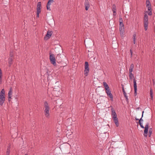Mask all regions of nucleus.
<instances>
[{
    "label": "nucleus",
    "instance_id": "9d476101",
    "mask_svg": "<svg viewBox=\"0 0 155 155\" xmlns=\"http://www.w3.org/2000/svg\"><path fill=\"white\" fill-rule=\"evenodd\" d=\"M52 31H48L46 35L44 38V39L47 40L49 39L51 36L52 35Z\"/></svg>",
    "mask_w": 155,
    "mask_h": 155
},
{
    "label": "nucleus",
    "instance_id": "4468645a",
    "mask_svg": "<svg viewBox=\"0 0 155 155\" xmlns=\"http://www.w3.org/2000/svg\"><path fill=\"white\" fill-rule=\"evenodd\" d=\"M12 88H10L8 94V98L10 99L11 98L12 95Z\"/></svg>",
    "mask_w": 155,
    "mask_h": 155
},
{
    "label": "nucleus",
    "instance_id": "cd10ccee",
    "mask_svg": "<svg viewBox=\"0 0 155 155\" xmlns=\"http://www.w3.org/2000/svg\"><path fill=\"white\" fill-rule=\"evenodd\" d=\"M50 5L49 4L47 5V9L48 10H51Z\"/></svg>",
    "mask_w": 155,
    "mask_h": 155
},
{
    "label": "nucleus",
    "instance_id": "a211bd4d",
    "mask_svg": "<svg viewBox=\"0 0 155 155\" xmlns=\"http://www.w3.org/2000/svg\"><path fill=\"white\" fill-rule=\"evenodd\" d=\"M136 34H134L133 36V40L134 44L136 43Z\"/></svg>",
    "mask_w": 155,
    "mask_h": 155
},
{
    "label": "nucleus",
    "instance_id": "aec40b11",
    "mask_svg": "<svg viewBox=\"0 0 155 155\" xmlns=\"http://www.w3.org/2000/svg\"><path fill=\"white\" fill-rule=\"evenodd\" d=\"M119 21L120 22V25H124L123 23V19L121 18H120L119 19Z\"/></svg>",
    "mask_w": 155,
    "mask_h": 155
},
{
    "label": "nucleus",
    "instance_id": "39448f33",
    "mask_svg": "<svg viewBox=\"0 0 155 155\" xmlns=\"http://www.w3.org/2000/svg\"><path fill=\"white\" fill-rule=\"evenodd\" d=\"M5 100V91L2 89L0 92V105H3Z\"/></svg>",
    "mask_w": 155,
    "mask_h": 155
},
{
    "label": "nucleus",
    "instance_id": "6e6552de",
    "mask_svg": "<svg viewBox=\"0 0 155 155\" xmlns=\"http://www.w3.org/2000/svg\"><path fill=\"white\" fill-rule=\"evenodd\" d=\"M84 74L86 76H87L88 73L89 71V64L86 61L84 64Z\"/></svg>",
    "mask_w": 155,
    "mask_h": 155
},
{
    "label": "nucleus",
    "instance_id": "c756f323",
    "mask_svg": "<svg viewBox=\"0 0 155 155\" xmlns=\"http://www.w3.org/2000/svg\"><path fill=\"white\" fill-rule=\"evenodd\" d=\"M139 124L140 125V126L142 128H144V127L142 125V124L141 123H140H140H139Z\"/></svg>",
    "mask_w": 155,
    "mask_h": 155
},
{
    "label": "nucleus",
    "instance_id": "7c9ffc66",
    "mask_svg": "<svg viewBox=\"0 0 155 155\" xmlns=\"http://www.w3.org/2000/svg\"><path fill=\"white\" fill-rule=\"evenodd\" d=\"M2 82V76H0V84H1Z\"/></svg>",
    "mask_w": 155,
    "mask_h": 155
},
{
    "label": "nucleus",
    "instance_id": "c85d7f7f",
    "mask_svg": "<svg viewBox=\"0 0 155 155\" xmlns=\"http://www.w3.org/2000/svg\"><path fill=\"white\" fill-rule=\"evenodd\" d=\"M10 148H11V145L10 144H9L8 147H7V149H8L9 150H10Z\"/></svg>",
    "mask_w": 155,
    "mask_h": 155
},
{
    "label": "nucleus",
    "instance_id": "f03ea898",
    "mask_svg": "<svg viewBox=\"0 0 155 155\" xmlns=\"http://www.w3.org/2000/svg\"><path fill=\"white\" fill-rule=\"evenodd\" d=\"M103 84L106 93L107 95L110 98V100L113 101V96L111 93V91L109 86L105 82H103Z\"/></svg>",
    "mask_w": 155,
    "mask_h": 155
},
{
    "label": "nucleus",
    "instance_id": "f3484780",
    "mask_svg": "<svg viewBox=\"0 0 155 155\" xmlns=\"http://www.w3.org/2000/svg\"><path fill=\"white\" fill-rule=\"evenodd\" d=\"M134 68V65L132 64L130 66L129 69V73H132L133 71V69Z\"/></svg>",
    "mask_w": 155,
    "mask_h": 155
},
{
    "label": "nucleus",
    "instance_id": "b1692460",
    "mask_svg": "<svg viewBox=\"0 0 155 155\" xmlns=\"http://www.w3.org/2000/svg\"><path fill=\"white\" fill-rule=\"evenodd\" d=\"M10 150L7 149L6 152V155H10Z\"/></svg>",
    "mask_w": 155,
    "mask_h": 155
},
{
    "label": "nucleus",
    "instance_id": "72a5a7b5",
    "mask_svg": "<svg viewBox=\"0 0 155 155\" xmlns=\"http://www.w3.org/2000/svg\"><path fill=\"white\" fill-rule=\"evenodd\" d=\"M135 120H139V119H138V118H136H136H135Z\"/></svg>",
    "mask_w": 155,
    "mask_h": 155
},
{
    "label": "nucleus",
    "instance_id": "f8f14e48",
    "mask_svg": "<svg viewBox=\"0 0 155 155\" xmlns=\"http://www.w3.org/2000/svg\"><path fill=\"white\" fill-rule=\"evenodd\" d=\"M84 5L85 10L86 11L88 10L90 7V3L88 0H85Z\"/></svg>",
    "mask_w": 155,
    "mask_h": 155
},
{
    "label": "nucleus",
    "instance_id": "423d86ee",
    "mask_svg": "<svg viewBox=\"0 0 155 155\" xmlns=\"http://www.w3.org/2000/svg\"><path fill=\"white\" fill-rule=\"evenodd\" d=\"M129 77L130 79L132 80L133 79L134 87V94L135 95H136L137 94V90L136 80L134 78V75L132 74V73H129Z\"/></svg>",
    "mask_w": 155,
    "mask_h": 155
},
{
    "label": "nucleus",
    "instance_id": "ddd939ff",
    "mask_svg": "<svg viewBox=\"0 0 155 155\" xmlns=\"http://www.w3.org/2000/svg\"><path fill=\"white\" fill-rule=\"evenodd\" d=\"M41 2H38L37 6V13H40L41 12Z\"/></svg>",
    "mask_w": 155,
    "mask_h": 155
},
{
    "label": "nucleus",
    "instance_id": "473e14b6",
    "mask_svg": "<svg viewBox=\"0 0 155 155\" xmlns=\"http://www.w3.org/2000/svg\"><path fill=\"white\" fill-rule=\"evenodd\" d=\"M40 13H37V17L38 18L39 17V14Z\"/></svg>",
    "mask_w": 155,
    "mask_h": 155
},
{
    "label": "nucleus",
    "instance_id": "412c9836",
    "mask_svg": "<svg viewBox=\"0 0 155 155\" xmlns=\"http://www.w3.org/2000/svg\"><path fill=\"white\" fill-rule=\"evenodd\" d=\"M146 6H148L151 5L150 3L149 0H147L146 1Z\"/></svg>",
    "mask_w": 155,
    "mask_h": 155
},
{
    "label": "nucleus",
    "instance_id": "5701e85b",
    "mask_svg": "<svg viewBox=\"0 0 155 155\" xmlns=\"http://www.w3.org/2000/svg\"><path fill=\"white\" fill-rule=\"evenodd\" d=\"M153 91L151 89H150V97L151 98V99H152L153 96Z\"/></svg>",
    "mask_w": 155,
    "mask_h": 155
},
{
    "label": "nucleus",
    "instance_id": "dca6fc26",
    "mask_svg": "<svg viewBox=\"0 0 155 155\" xmlns=\"http://www.w3.org/2000/svg\"><path fill=\"white\" fill-rule=\"evenodd\" d=\"M112 10L113 13L114 15H116V7L115 5H113L112 6Z\"/></svg>",
    "mask_w": 155,
    "mask_h": 155
},
{
    "label": "nucleus",
    "instance_id": "c9c22d12",
    "mask_svg": "<svg viewBox=\"0 0 155 155\" xmlns=\"http://www.w3.org/2000/svg\"><path fill=\"white\" fill-rule=\"evenodd\" d=\"M25 155H28V154H25Z\"/></svg>",
    "mask_w": 155,
    "mask_h": 155
},
{
    "label": "nucleus",
    "instance_id": "2f4dec72",
    "mask_svg": "<svg viewBox=\"0 0 155 155\" xmlns=\"http://www.w3.org/2000/svg\"><path fill=\"white\" fill-rule=\"evenodd\" d=\"M130 54H131V57H132V56L133 52H132V50L131 49H130Z\"/></svg>",
    "mask_w": 155,
    "mask_h": 155
},
{
    "label": "nucleus",
    "instance_id": "7ed1b4c3",
    "mask_svg": "<svg viewBox=\"0 0 155 155\" xmlns=\"http://www.w3.org/2000/svg\"><path fill=\"white\" fill-rule=\"evenodd\" d=\"M44 112L45 116L47 118H49L50 117V107L48 104L47 101H45L44 102Z\"/></svg>",
    "mask_w": 155,
    "mask_h": 155
},
{
    "label": "nucleus",
    "instance_id": "f704fd0d",
    "mask_svg": "<svg viewBox=\"0 0 155 155\" xmlns=\"http://www.w3.org/2000/svg\"><path fill=\"white\" fill-rule=\"evenodd\" d=\"M126 99H127V97Z\"/></svg>",
    "mask_w": 155,
    "mask_h": 155
},
{
    "label": "nucleus",
    "instance_id": "bb28decb",
    "mask_svg": "<svg viewBox=\"0 0 155 155\" xmlns=\"http://www.w3.org/2000/svg\"><path fill=\"white\" fill-rule=\"evenodd\" d=\"M152 133V129H150L149 131V137H150V136L151 135Z\"/></svg>",
    "mask_w": 155,
    "mask_h": 155
},
{
    "label": "nucleus",
    "instance_id": "20e7f679",
    "mask_svg": "<svg viewBox=\"0 0 155 155\" xmlns=\"http://www.w3.org/2000/svg\"><path fill=\"white\" fill-rule=\"evenodd\" d=\"M111 115L114 122V123L116 126L118 127L119 125L118 118L117 117V115L116 112L113 107L111 109Z\"/></svg>",
    "mask_w": 155,
    "mask_h": 155
},
{
    "label": "nucleus",
    "instance_id": "393cba45",
    "mask_svg": "<svg viewBox=\"0 0 155 155\" xmlns=\"http://www.w3.org/2000/svg\"><path fill=\"white\" fill-rule=\"evenodd\" d=\"M54 2L53 0H49L47 4L50 5H51V4Z\"/></svg>",
    "mask_w": 155,
    "mask_h": 155
},
{
    "label": "nucleus",
    "instance_id": "6ab92c4d",
    "mask_svg": "<svg viewBox=\"0 0 155 155\" xmlns=\"http://www.w3.org/2000/svg\"><path fill=\"white\" fill-rule=\"evenodd\" d=\"M121 86H122V91L124 94V96L125 98H126V93L125 92L124 89V85L122 84H121Z\"/></svg>",
    "mask_w": 155,
    "mask_h": 155
},
{
    "label": "nucleus",
    "instance_id": "1a4fd4ad",
    "mask_svg": "<svg viewBox=\"0 0 155 155\" xmlns=\"http://www.w3.org/2000/svg\"><path fill=\"white\" fill-rule=\"evenodd\" d=\"M119 31L120 36L122 37H123L124 35V25H120Z\"/></svg>",
    "mask_w": 155,
    "mask_h": 155
},
{
    "label": "nucleus",
    "instance_id": "9b49d317",
    "mask_svg": "<svg viewBox=\"0 0 155 155\" xmlns=\"http://www.w3.org/2000/svg\"><path fill=\"white\" fill-rule=\"evenodd\" d=\"M149 127V123H147L145 127V130H144V135L145 137H147V133L148 131V129Z\"/></svg>",
    "mask_w": 155,
    "mask_h": 155
},
{
    "label": "nucleus",
    "instance_id": "4be33fe9",
    "mask_svg": "<svg viewBox=\"0 0 155 155\" xmlns=\"http://www.w3.org/2000/svg\"><path fill=\"white\" fill-rule=\"evenodd\" d=\"M9 55H10V57L9 58H12L13 57L14 54L12 51H10V53Z\"/></svg>",
    "mask_w": 155,
    "mask_h": 155
},
{
    "label": "nucleus",
    "instance_id": "0eeeda50",
    "mask_svg": "<svg viewBox=\"0 0 155 155\" xmlns=\"http://www.w3.org/2000/svg\"><path fill=\"white\" fill-rule=\"evenodd\" d=\"M49 59L51 63L53 64L54 66H56V59L54 55L53 54H50Z\"/></svg>",
    "mask_w": 155,
    "mask_h": 155
},
{
    "label": "nucleus",
    "instance_id": "f257e3e1",
    "mask_svg": "<svg viewBox=\"0 0 155 155\" xmlns=\"http://www.w3.org/2000/svg\"><path fill=\"white\" fill-rule=\"evenodd\" d=\"M146 7L147 8L148 12L147 11L144 13L143 22L144 29L145 31H147V30L149 24L148 16L146 13H147L148 15H152L151 5H149L148 6Z\"/></svg>",
    "mask_w": 155,
    "mask_h": 155
},
{
    "label": "nucleus",
    "instance_id": "a878e982",
    "mask_svg": "<svg viewBox=\"0 0 155 155\" xmlns=\"http://www.w3.org/2000/svg\"><path fill=\"white\" fill-rule=\"evenodd\" d=\"M143 113H144V111H143L142 112V117L140 119H139V123H140V122L141 123V121H143V120L142 119V117L143 116Z\"/></svg>",
    "mask_w": 155,
    "mask_h": 155
},
{
    "label": "nucleus",
    "instance_id": "2eb2a0df",
    "mask_svg": "<svg viewBox=\"0 0 155 155\" xmlns=\"http://www.w3.org/2000/svg\"><path fill=\"white\" fill-rule=\"evenodd\" d=\"M13 59L12 58H9L8 59V63L9 66H11L13 63Z\"/></svg>",
    "mask_w": 155,
    "mask_h": 155
}]
</instances>
